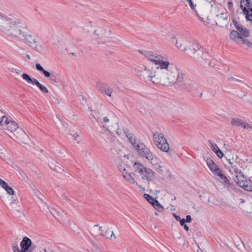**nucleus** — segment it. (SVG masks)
I'll list each match as a JSON object with an SVG mask.
<instances>
[{
	"label": "nucleus",
	"instance_id": "49",
	"mask_svg": "<svg viewBox=\"0 0 252 252\" xmlns=\"http://www.w3.org/2000/svg\"><path fill=\"white\" fill-rule=\"evenodd\" d=\"M180 225L181 226H183L184 225H185V222H186V220H185V219H181L180 221Z\"/></svg>",
	"mask_w": 252,
	"mask_h": 252
},
{
	"label": "nucleus",
	"instance_id": "30",
	"mask_svg": "<svg viewBox=\"0 0 252 252\" xmlns=\"http://www.w3.org/2000/svg\"><path fill=\"white\" fill-rule=\"evenodd\" d=\"M148 160L150 161L151 163L154 166H160V163L161 161L158 158L155 157L153 154L152 155V157L149 159H147Z\"/></svg>",
	"mask_w": 252,
	"mask_h": 252
},
{
	"label": "nucleus",
	"instance_id": "54",
	"mask_svg": "<svg viewBox=\"0 0 252 252\" xmlns=\"http://www.w3.org/2000/svg\"><path fill=\"white\" fill-rule=\"evenodd\" d=\"M183 226H184L185 229L187 231H188L189 230V227L187 226V225L185 224V225H183Z\"/></svg>",
	"mask_w": 252,
	"mask_h": 252
},
{
	"label": "nucleus",
	"instance_id": "53",
	"mask_svg": "<svg viewBox=\"0 0 252 252\" xmlns=\"http://www.w3.org/2000/svg\"><path fill=\"white\" fill-rule=\"evenodd\" d=\"M78 134L77 133L75 132L73 134H72V137L74 138V140H76L77 137H78Z\"/></svg>",
	"mask_w": 252,
	"mask_h": 252
},
{
	"label": "nucleus",
	"instance_id": "55",
	"mask_svg": "<svg viewBox=\"0 0 252 252\" xmlns=\"http://www.w3.org/2000/svg\"><path fill=\"white\" fill-rule=\"evenodd\" d=\"M82 153L85 157H87V152L86 151L83 150Z\"/></svg>",
	"mask_w": 252,
	"mask_h": 252
},
{
	"label": "nucleus",
	"instance_id": "13",
	"mask_svg": "<svg viewBox=\"0 0 252 252\" xmlns=\"http://www.w3.org/2000/svg\"><path fill=\"white\" fill-rule=\"evenodd\" d=\"M25 40L26 41V43L29 44L31 47H33L34 46V50L37 52H39L42 48V46L39 44H37V41L36 39L34 38L32 35L26 34L23 35Z\"/></svg>",
	"mask_w": 252,
	"mask_h": 252
},
{
	"label": "nucleus",
	"instance_id": "19",
	"mask_svg": "<svg viewBox=\"0 0 252 252\" xmlns=\"http://www.w3.org/2000/svg\"><path fill=\"white\" fill-rule=\"evenodd\" d=\"M97 88L101 92L102 94L108 95L109 96H111L112 89L109 87L106 84L98 83L97 84Z\"/></svg>",
	"mask_w": 252,
	"mask_h": 252
},
{
	"label": "nucleus",
	"instance_id": "42",
	"mask_svg": "<svg viewBox=\"0 0 252 252\" xmlns=\"http://www.w3.org/2000/svg\"><path fill=\"white\" fill-rule=\"evenodd\" d=\"M217 149L218 150H216V152H215V153L219 158H222V157L223 156V154L220 149Z\"/></svg>",
	"mask_w": 252,
	"mask_h": 252
},
{
	"label": "nucleus",
	"instance_id": "38",
	"mask_svg": "<svg viewBox=\"0 0 252 252\" xmlns=\"http://www.w3.org/2000/svg\"><path fill=\"white\" fill-rule=\"evenodd\" d=\"M239 34L243 37H248L250 35V31L246 28H243L242 32H240Z\"/></svg>",
	"mask_w": 252,
	"mask_h": 252
},
{
	"label": "nucleus",
	"instance_id": "35",
	"mask_svg": "<svg viewBox=\"0 0 252 252\" xmlns=\"http://www.w3.org/2000/svg\"><path fill=\"white\" fill-rule=\"evenodd\" d=\"M106 31L103 28H100L98 30H95L94 32V33L98 37H101L105 33Z\"/></svg>",
	"mask_w": 252,
	"mask_h": 252
},
{
	"label": "nucleus",
	"instance_id": "61",
	"mask_svg": "<svg viewBox=\"0 0 252 252\" xmlns=\"http://www.w3.org/2000/svg\"><path fill=\"white\" fill-rule=\"evenodd\" d=\"M89 110L90 111V112H92L93 111V110L91 108V107H89Z\"/></svg>",
	"mask_w": 252,
	"mask_h": 252
},
{
	"label": "nucleus",
	"instance_id": "25",
	"mask_svg": "<svg viewBox=\"0 0 252 252\" xmlns=\"http://www.w3.org/2000/svg\"><path fill=\"white\" fill-rule=\"evenodd\" d=\"M229 36L231 40L238 43L240 42L242 37L237 31L235 30L231 31Z\"/></svg>",
	"mask_w": 252,
	"mask_h": 252
},
{
	"label": "nucleus",
	"instance_id": "3",
	"mask_svg": "<svg viewBox=\"0 0 252 252\" xmlns=\"http://www.w3.org/2000/svg\"><path fill=\"white\" fill-rule=\"evenodd\" d=\"M161 69L164 78V86H168L176 81L178 70L174 65L169 63V65L166 68Z\"/></svg>",
	"mask_w": 252,
	"mask_h": 252
},
{
	"label": "nucleus",
	"instance_id": "62",
	"mask_svg": "<svg viewBox=\"0 0 252 252\" xmlns=\"http://www.w3.org/2000/svg\"><path fill=\"white\" fill-rule=\"evenodd\" d=\"M206 0L210 3L212 2V0Z\"/></svg>",
	"mask_w": 252,
	"mask_h": 252
},
{
	"label": "nucleus",
	"instance_id": "5",
	"mask_svg": "<svg viewBox=\"0 0 252 252\" xmlns=\"http://www.w3.org/2000/svg\"><path fill=\"white\" fill-rule=\"evenodd\" d=\"M233 180L240 187L247 191H252V182L250 180L248 181L242 172L237 174Z\"/></svg>",
	"mask_w": 252,
	"mask_h": 252
},
{
	"label": "nucleus",
	"instance_id": "7",
	"mask_svg": "<svg viewBox=\"0 0 252 252\" xmlns=\"http://www.w3.org/2000/svg\"><path fill=\"white\" fill-rule=\"evenodd\" d=\"M195 60L199 63H206L208 60H209L210 56L209 53L206 51H204L201 47L199 46V49L196 51V52L192 56Z\"/></svg>",
	"mask_w": 252,
	"mask_h": 252
},
{
	"label": "nucleus",
	"instance_id": "1",
	"mask_svg": "<svg viewBox=\"0 0 252 252\" xmlns=\"http://www.w3.org/2000/svg\"><path fill=\"white\" fill-rule=\"evenodd\" d=\"M27 29V24L23 20L15 21L7 17L0 18V31L11 39H17L23 34V30Z\"/></svg>",
	"mask_w": 252,
	"mask_h": 252
},
{
	"label": "nucleus",
	"instance_id": "51",
	"mask_svg": "<svg viewBox=\"0 0 252 252\" xmlns=\"http://www.w3.org/2000/svg\"><path fill=\"white\" fill-rule=\"evenodd\" d=\"M228 80H230V81H239V80L233 77H230L229 78H228Z\"/></svg>",
	"mask_w": 252,
	"mask_h": 252
},
{
	"label": "nucleus",
	"instance_id": "47",
	"mask_svg": "<svg viewBox=\"0 0 252 252\" xmlns=\"http://www.w3.org/2000/svg\"><path fill=\"white\" fill-rule=\"evenodd\" d=\"M118 168L119 169V170L121 171V172H125L126 171V168H123L122 166L121 165H120L118 166Z\"/></svg>",
	"mask_w": 252,
	"mask_h": 252
},
{
	"label": "nucleus",
	"instance_id": "14",
	"mask_svg": "<svg viewBox=\"0 0 252 252\" xmlns=\"http://www.w3.org/2000/svg\"><path fill=\"white\" fill-rule=\"evenodd\" d=\"M230 123L232 126H241L243 128L247 129L249 131H251L252 130V126L250 124L244 122L242 120L238 118H233Z\"/></svg>",
	"mask_w": 252,
	"mask_h": 252
},
{
	"label": "nucleus",
	"instance_id": "18",
	"mask_svg": "<svg viewBox=\"0 0 252 252\" xmlns=\"http://www.w3.org/2000/svg\"><path fill=\"white\" fill-rule=\"evenodd\" d=\"M142 180L147 181L148 183L155 178V174L152 170L146 167L143 171V174H141Z\"/></svg>",
	"mask_w": 252,
	"mask_h": 252
},
{
	"label": "nucleus",
	"instance_id": "45",
	"mask_svg": "<svg viewBox=\"0 0 252 252\" xmlns=\"http://www.w3.org/2000/svg\"><path fill=\"white\" fill-rule=\"evenodd\" d=\"M42 72L43 73L44 76L46 77H49L51 76L50 73L45 69H44Z\"/></svg>",
	"mask_w": 252,
	"mask_h": 252
},
{
	"label": "nucleus",
	"instance_id": "12",
	"mask_svg": "<svg viewBox=\"0 0 252 252\" xmlns=\"http://www.w3.org/2000/svg\"><path fill=\"white\" fill-rule=\"evenodd\" d=\"M21 252H33L35 247L32 245V240L27 236L23 238L20 243Z\"/></svg>",
	"mask_w": 252,
	"mask_h": 252
},
{
	"label": "nucleus",
	"instance_id": "50",
	"mask_svg": "<svg viewBox=\"0 0 252 252\" xmlns=\"http://www.w3.org/2000/svg\"><path fill=\"white\" fill-rule=\"evenodd\" d=\"M109 121V119L108 118V117H104L103 118V122L105 124H106L107 123H108Z\"/></svg>",
	"mask_w": 252,
	"mask_h": 252
},
{
	"label": "nucleus",
	"instance_id": "58",
	"mask_svg": "<svg viewBox=\"0 0 252 252\" xmlns=\"http://www.w3.org/2000/svg\"><path fill=\"white\" fill-rule=\"evenodd\" d=\"M26 57L29 59V60H30L31 59V57H30V56L28 54H27L26 55Z\"/></svg>",
	"mask_w": 252,
	"mask_h": 252
},
{
	"label": "nucleus",
	"instance_id": "33",
	"mask_svg": "<svg viewBox=\"0 0 252 252\" xmlns=\"http://www.w3.org/2000/svg\"><path fill=\"white\" fill-rule=\"evenodd\" d=\"M246 38V37H242L239 43L246 45L248 48H252V42Z\"/></svg>",
	"mask_w": 252,
	"mask_h": 252
},
{
	"label": "nucleus",
	"instance_id": "31",
	"mask_svg": "<svg viewBox=\"0 0 252 252\" xmlns=\"http://www.w3.org/2000/svg\"><path fill=\"white\" fill-rule=\"evenodd\" d=\"M185 77V74L183 73H179L178 71V75L176 77V81L177 83L180 84V85H182L184 82V78Z\"/></svg>",
	"mask_w": 252,
	"mask_h": 252
},
{
	"label": "nucleus",
	"instance_id": "21",
	"mask_svg": "<svg viewBox=\"0 0 252 252\" xmlns=\"http://www.w3.org/2000/svg\"><path fill=\"white\" fill-rule=\"evenodd\" d=\"M125 133L126 134L129 142L135 148L136 145L137 144L136 137L135 135L132 133L130 132L127 129H126L125 131Z\"/></svg>",
	"mask_w": 252,
	"mask_h": 252
},
{
	"label": "nucleus",
	"instance_id": "16",
	"mask_svg": "<svg viewBox=\"0 0 252 252\" xmlns=\"http://www.w3.org/2000/svg\"><path fill=\"white\" fill-rule=\"evenodd\" d=\"M15 137L20 143H25L28 140L29 137L26 132L21 128H19L14 132Z\"/></svg>",
	"mask_w": 252,
	"mask_h": 252
},
{
	"label": "nucleus",
	"instance_id": "34",
	"mask_svg": "<svg viewBox=\"0 0 252 252\" xmlns=\"http://www.w3.org/2000/svg\"><path fill=\"white\" fill-rule=\"evenodd\" d=\"M157 71L151 72L150 70L147 69L146 68L143 71V75L147 76L149 78L151 79L153 78L154 75H156Z\"/></svg>",
	"mask_w": 252,
	"mask_h": 252
},
{
	"label": "nucleus",
	"instance_id": "64",
	"mask_svg": "<svg viewBox=\"0 0 252 252\" xmlns=\"http://www.w3.org/2000/svg\"><path fill=\"white\" fill-rule=\"evenodd\" d=\"M44 252H46V249H44Z\"/></svg>",
	"mask_w": 252,
	"mask_h": 252
},
{
	"label": "nucleus",
	"instance_id": "39",
	"mask_svg": "<svg viewBox=\"0 0 252 252\" xmlns=\"http://www.w3.org/2000/svg\"><path fill=\"white\" fill-rule=\"evenodd\" d=\"M209 143H210L212 150L215 153L216 152V150H218L217 149H219V148L214 142L209 141Z\"/></svg>",
	"mask_w": 252,
	"mask_h": 252
},
{
	"label": "nucleus",
	"instance_id": "22",
	"mask_svg": "<svg viewBox=\"0 0 252 252\" xmlns=\"http://www.w3.org/2000/svg\"><path fill=\"white\" fill-rule=\"evenodd\" d=\"M216 173L214 174L216 176L219 177L220 180L224 184L230 185L229 181L227 177L223 173L221 169L220 168L219 170L216 171Z\"/></svg>",
	"mask_w": 252,
	"mask_h": 252
},
{
	"label": "nucleus",
	"instance_id": "26",
	"mask_svg": "<svg viewBox=\"0 0 252 252\" xmlns=\"http://www.w3.org/2000/svg\"><path fill=\"white\" fill-rule=\"evenodd\" d=\"M228 168L229 169V172L231 174L233 173V172L232 171V169H233L234 172L236 174L241 173V170H240L238 168L237 162H236V160H234V159L233 158H232V161L231 163H230V166Z\"/></svg>",
	"mask_w": 252,
	"mask_h": 252
},
{
	"label": "nucleus",
	"instance_id": "37",
	"mask_svg": "<svg viewBox=\"0 0 252 252\" xmlns=\"http://www.w3.org/2000/svg\"><path fill=\"white\" fill-rule=\"evenodd\" d=\"M10 120H9L8 118L6 116L2 117V119L0 122V125L1 126L5 125L6 126H8Z\"/></svg>",
	"mask_w": 252,
	"mask_h": 252
},
{
	"label": "nucleus",
	"instance_id": "52",
	"mask_svg": "<svg viewBox=\"0 0 252 252\" xmlns=\"http://www.w3.org/2000/svg\"><path fill=\"white\" fill-rule=\"evenodd\" d=\"M174 216L177 220L180 221L181 220L180 217L176 215V214H174Z\"/></svg>",
	"mask_w": 252,
	"mask_h": 252
},
{
	"label": "nucleus",
	"instance_id": "63",
	"mask_svg": "<svg viewBox=\"0 0 252 252\" xmlns=\"http://www.w3.org/2000/svg\"><path fill=\"white\" fill-rule=\"evenodd\" d=\"M98 226V224H95L94 225V227H97Z\"/></svg>",
	"mask_w": 252,
	"mask_h": 252
},
{
	"label": "nucleus",
	"instance_id": "59",
	"mask_svg": "<svg viewBox=\"0 0 252 252\" xmlns=\"http://www.w3.org/2000/svg\"><path fill=\"white\" fill-rule=\"evenodd\" d=\"M240 200L241 201V202L242 203L245 202V200L243 199H240Z\"/></svg>",
	"mask_w": 252,
	"mask_h": 252
},
{
	"label": "nucleus",
	"instance_id": "56",
	"mask_svg": "<svg viewBox=\"0 0 252 252\" xmlns=\"http://www.w3.org/2000/svg\"><path fill=\"white\" fill-rule=\"evenodd\" d=\"M213 61H211L209 62V66L212 67H214V66L213 65H212V63H213Z\"/></svg>",
	"mask_w": 252,
	"mask_h": 252
},
{
	"label": "nucleus",
	"instance_id": "11",
	"mask_svg": "<svg viewBox=\"0 0 252 252\" xmlns=\"http://www.w3.org/2000/svg\"><path fill=\"white\" fill-rule=\"evenodd\" d=\"M152 62L158 66L156 67L157 69L166 68L169 65V62L165 59L162 56L156 53L155 57Z\"/></svg>",
	"mask_w": 252,
	"mask_h": 252
},
{
	"label": "nucleus",
	"instance_id": "28",
	"mask_svg": "<svg viewBox=\"0 0 252 252\" xmlns=\"http://www.w3.org/2000/svg\"><path fill=\"white\" fill-rule=\"evenodd\" d=\"M100 235L102 236H105L107 238L110 239L111 240L115 239L116 238V236L114 235L113 231L108 229L105 234H103V233H101Z\"/></svg>",
	"mask_w": 252,
	"mask_h": 252
},
{
	"label": "nucleus",
	"instance_id": "29",
	"mask_svg": "<svg viewBox=\"0 0 252 252\" xmlns=\"http://www.w3.org/2000/svg\"><path fill=\"white\" fill-rule=\"evenodd\" d=\"M142 54L149 61H151L154 59L156 53L150 51H145L144 52H141Z\"/></svg>",
	"mask_w": 252,
	"mask_h": 252
},
{
	"label": "nucleus",
	"instance_id": "44",
	"mask_svg": "<svg viewBox=\"0 0 252 252\" xmlns=\"http://www.w3.org/2000/svg\"><path fill=\"white\" fill-rule=\"evenodd\" d=\"M35 67L37 70L40 71H43L44 68L43 67L39 64V63H37L35 64Z\"/></svg>",
	"mask_w": 252,
	"mask_h": 252
},
{
	"label": "nucleus",
	"instance_id": "23",
	"mask_svg": "<svg viewBox=\"0 0 252 252\" xmlns=\"http://www.w3.org/2000/svg\"><path fill=\"white\" fill-rule=\"evenodd\" d=\"M133 167L134 171L139 173L140 175L143 174V171L146 168L142 163L138 162L133 164Z\"/></svg>",
	"mask_w": 252,
	"mask_h": 252
},
{
	"label": "nucleus",
	"instance_id": "46",
	"mask_svg": "<svg viewBox=\"0 0 252 252\" xmlns=\"http://www.w3.org/2000/svg\"><path fill=\"white\" fill-rule=\"evenodd\" d=\"M186 222H190L191 220V217L190 215H187L186 216V219L185 220Z\"/></svg>",
	"mask_w": 252,
	"mask_h": 252
},
{
	"label": "nucleus",
	"instance_id": "41",
	"mask_svg": "<svg viewBox=\"0 0 252 252\" xmlns=\"http://www.w3.org/2000/svg\"><path fill=\"white\" fill-rule=\"evenodd\" d=\"M94 114L95 115H93V116L94 118V119L96 120L97 122H98L99 120L101 119V117L99 115V113L97 111L94 110Z\"/></svg>",
	"mask_w": 252,
	"mask_h": 252
},
{
	"label": "nucleus",
	"instance_id": "15",
	"mask_svg": "<svg viewBox=\"0 0 252 252\" xmlns=\"http://www.w3.org/2000/svg\"><path fill=\"white\" fill-rule=\"evenodd\" d=\"M144 197L158 212H162L163 210V207L155 198L146 193L144 194Z\"/></svg>",
	"mask_w": 252,
	"mask_h": 252
},
{
	"label": "nucleus",
	"instance_id": "48",
	"mask_svg": "<svg viewBox=\"0 0 252 252\" xmlns=\"http://www.w3.org/2000/svg\"><path fill=\"white\" fill-rule=\"evenodd\" d=\"M233 2L232 1H230L228 2V8L229 10H230L233 7Z\"/></svg>",
	"mask_w": 252,
	"mask_h": 252
},
{
	"label": "nucleus",
	"instance_id": "8",
	"mask_svg": "<svg viewBox=\"0 0 252 252\" xmlns=\"http://www.w3.org/2000/svg\"><path fill=\"white\" fill-rule=\"evenodd\" d=\"M138 155L145 158L147 159L151 158L153 153L146 145L142 142H138L135 148Z\"/></svg>",
	"mask_w": 252,
	"mask_h": 252
},
{
	"label": "nucleus",
	"instance_id": "32",
	"mask_svg": "<svg viewBox=\"0 0 252 252\" xmlns=\"http://www.w3.org/2000/svg\"><path fill=\"white\" fill-rule=\"evenodd\" d=\"M124 178L131 184H134L135 182L134 178L131 176V174L127 172H123Z\"/></svg>",
	"mask_w": 252,
	"mask_h": 252
},
{
	"label": "nucleus",
	"instance_id": "20",
	"mask_svg": "<svg viewBox=\"0 0 252 252\" xmlns=\"http://www.w3.org/2000/svg\"><path fill=\"white\" fill-rule=\"evenodd\" d=\"M206 161L209 168L214 174L216 173V171L220 169V168L211 158H207L206 159Z\"/></svg>",
	"mask_w": 252,
	"mask_h": 252
},
{
	"label": "nucleus",
	"instance_id": "6",
	"mask_svg": "<svg viewBox=\"0 0 252 252\" xmlns=\"http://www.w3.org/2000/svg\"><path fill=\"white\" fill-rule=\"evenodd\" d=\"M240 7L246 15V20L252 22V2L251 0H241Z\"/></svg>",
	"mask_w": 252,
	"mask_h": 252
},
{
	"label": "nucleus",
	"instance_id": "57",
	"mask_svg": "<svg viewBox=\"0 0 252 252\" xmlns=\"http://www.w3.org/2000/svg\"><path fill=\"white\" fill-rule=\"evenodd\" d=\"M192 87L193 86L191 84H189L188 86V89L189 90V89H191Z\"/></svg>",
	"mask_w": 252,
	"mask_h": 252
},
{
	"label": "nucleus",
	"instance_id": "17",
	"mask_svg": "<svg viewBox=\"0 0 252 252\" xmlns=\"http://www.w3.org/2000/svg\"><path fill=\"white\" fill-rule=\"evenodd\" d=\"M157 74L153 76V78L151 79V81L153 84H161L164 85V78L162 75V69H157Z\"/></svg>",
	"mask_w": 252,
	"mask_h": 252
},
{
	"label": "nucleus",
	"instance_id": "24",
	"mask_svg": "<svg viewBox=\"0 0 252 252\" xmlns=\"http://www.w3.org/2000/svg\"><path fill=\"white\" fill-rule=\"evenodd\" d=\"M0 186H1L2 188L4 189L9 194H14V191L13 190L12 188L11 187L9 186L8 184L1 179H0Z\"/></svg>",
	"mask_w": 252,
	"mask_h": 252
},
{
	"label": "nucleus",
	"instance_id": "10",
	"mask_svg": "<svg viewBox=\"0 0 252 252\" xmlns=\"http://www.w3.org/2000/svg\"><path fill=\"white\" fill-rule=\"evenodd\" d=\"M22 77L23 79L28 83L36 85L41 91L45 93H48L49 92L48 89L45 86L40 84L36 79L32 78L31 76L27 73H23Z\"/></svg>",
	"mask_w": 252,
	"mask_h": 252
},
{
	"label": "nucleus",
	"instance_id": "60",
	"mask_svg": "<svg viewBox=\"0 0 252 252\" xmlns=\"http://www.w3.org/2000/svg\"><path fill=\"white\" fill-rule=\"evenodd\" d=\"M232 159H229V160H228V162H229V164H230V163H231V162H232Z\"/></svg>",
	"mask_w": 252,
	"mask_h": 252
},
{
	"label": "nucleus",
	"instance_id": "27",
	"mask_svg": "<svg viewBox=\"0 0 252 252\" xmlns=\"http://www.w3.org/2000/svg\"><path fill=\"white\" fill-rule=\"evenodd\" d=\"M6 127L8 130L12 132H15L17 129L19 128L18 124L15 121L12 120L10 121L9 123Z\"/></svg>",
	"mask_w": 252,
	"mask_h": 252
},
{
	"label": "nucleus",
	"instance_id": "43",
	"mask_svg": "<svg viewBox=\"0 0 252 252\" xmlns=\"http://www.w3.org/2000/svg\"><path fill=\"white\" fill-rule=\"evenodd\" d=\"M186 0L187 2L189 3L190 8L194 10L195 6H196V4H194L191 0Z\"/></svg>",
	"mask_w": 252,
	"mask_h": 252
},
{
	"label": "nucleus",
	"instance_id": "40",
	"mask_svg": "<svg viewBox=\"0 0 252 252\" xmlns=\"http://www.w3.org/2000/svg\"><path fill=\"white\" fill-rule=\"evenodd\" d=\"M12 250L14 252H22V249L21 250H20L17 244L12 245Z\"/></svg>",
	"mask_w": 252,
	"mask_h": 252
},
{
	"label": "nucleus",
	"instance_id": "2",
	"mask_svg": "<svg viewBox=\"0 0 252 252\" xmlns=\"http://www.w3.org/2000/svg\"><path fill=\"white\" fill-rule=\"evenodd\" d=\"M176 46L178 48L186 51L187 54L192 57L196 51L199 49L200 45L195 41H189L186 40L179 39L177 40Z\"/></svg>",
	"mask_w": 252,
	"mask_h": 252
},
{
	"label": "nucleus",
	"instance_id": "4",
	"mask_svg": "<svg viewBox=\"0 0 252 252\" xmlns=\"http://www.w3.org/2000/svg\"><path fill=\"white\" fill-rule=\"evenodd\" d=\"M153 141L154 144L161 151L166 153L169 151V143L162 133L156 131L153 134Z\"/></svg>",
	"mask_w": 252,
	"mask_h": 252
},
{
	"label": "nucleus",
	"instance_id": "36",
	"mask_svg": "<svg viewBox=\"0 0 252 252\" xmlns=\"http://www.w3.org/2000/svg\"><path fill=\"white\" fill-rule=\"evenodd\" d=\"M232 21H233V23L236 29L237 30L238 32L239 33L242 32V31L243 30V28H245V27L243 26L242 25L239 24L237 22V21L235 19H233Z\"/></svg>",
	"mask_w": 252,
	"mask_h": 252
},
{
	"label": "nucleus",
	"instance_id": "9",
	"mask_svg": "<svg viewBox=\"0 0 252 252\" xmlns=\"http://www.w3.org/2000/svg\"><path fill=\"white\" fill-rule=\"evenodd\" d=\"M215 20L216 25L220 27H223L224 26H227L229 22L228 12L225 10L224 12L216 14Z\"/></svg>",
	"mask_w": 252,
	"mask_h": 252
}]
</instances>
